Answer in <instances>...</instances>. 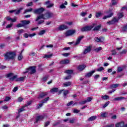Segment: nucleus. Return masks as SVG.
<instances>
[{"label": "nucleus", "mask_w": 127, "mask_h": 127, "mask_svg": "<svg viewBox=\"0 0 127 127\" xmlns=\"http://www.w3.org/2000/svg\"><path fill=\"white\" fill-rule=\"evenodd\" d=\"M84 38V36H80L76 40V42L74 44V45H78L80 44V42H81V40H82Z\"/></svg>", "instance_id": "9d476101"}, {"label": "nucleus", "mask_w": 127, "mask_h": 127, "mask_svg": "<svg viewBox=\"0 0 127 127\" xmlns=\"http://www.w3.org/2000/svg\"><path fill=\"white\" fill-rule=\"evenodd\" d=\"M21 22L22 23L23 26L30 23V21L29 20H22L21 21Z\"/></svg>", "instance_id": "412c9836"}, {"label": "nucleus", "mask_w": 127, "mask_h": 127, "mask_svg": "<svg viewBox=\"0 0 127 127\" xmlns=\"http://www.w3.org/2000/svg\"><path fill=\"white\" fill-rule=\"evenodd\" d=\"M86 67V65H80L77 67V69L79 70V71H83V70H84Z\"/></svg>", "instance_id": "aec40b11"}, {"label": "nucleus", "mask_w": 127, "mask_h": 127, "mask_svg": "<svg viewBox=\"0 0 127 127\" xmlns=\"http://www.w3.org/2000/svg\"><path fill=\"white\" fill-rule=\"evenodd\" d=\"M24 30L23 29H21V30H18L17 31V34H18V35H20L21 34H22V33H23Z\"/></svg>", "instance_id": "f704fd0d"}, {"label": "nucleus", "mask_w": 127, "mask_h": 127, "mask_svg": "<svg viewBox=\"0 0 127 127\" xmlns=\"http://www.w3.org/2000/svg\"><path fill=\"white\" fill-rule=\"evenodd\" d=\"M69 63H70L69 60H63L60 62V64H69Z\"/></svg>", "instance_id": "f3484780"}, {"label": "nucleus", "mask_w": 127, "mask_h": 127, "mask_svg": "<svg viewBox=\"0 0 127 127\" xmlns=\"http://www.w3.org/2000/svg\"><path fill=\"white\" fill-rule=\"evenodd\" d=\"M104 70V67H103L102 66L99 67V68H98L97 69V71H98V72H101V71H103Z\"/></svg>", "instance_id": "6e6d98bb"}, {"label": "nucleus", "mask_w": 127, "mask_h": 127, "mask_svg": "<svg viewBox=\"0 0 127 127\" xmlns=\"http://www.w3.org/2000/svg\"><path fill=\"white\" fill-rule=\"evenodd\" d=\"M28 71H29V73L31 74H34L36 70H35V66H30L28 69Z\"/></svg>", "instance_id": "1a4fd4ad"}, {"label": "nucleus", "mask_w": 127, "mask_h": 127, "mask_svg": "<svg viewBox=\"0 0 127 127\" xmlns=\"http://www.w3.org/2000/svg\"><path fill=\"white\" fill-rule=\"evenodd\" d=\"M68 94H69V90H66L64 89L63 94H64V98H66V96H67V95H68Z\"/></svg>", "instance_id": "473e14b6"}, {"label": "nucleus", "mask_w": 127, "mask_h": 127, "mask_svg": "<svg viewBox=\"0 0 127 127\" xmlns=\"http://www.w3.org/2000/svg\"><path fill=\"white\" fill-rule=\"evenodd\" d=\"M29 56H35V53L32 52L29 54Z\"/></svg>", "instance_id": "e2e57ef3"}, {"label": "nucleus", "mask_w": 127, "mask_h": 127, "mask_svg": "<svg viewBox=\"0 0 127 127\" xmlns=\"http://www.w3.org/2000/svg\"><path fill=\"white\" fill-rule=\"evenodd\" d=\"M118 19H120V18H122V17H124V14L123 13H119L118 14Z\"/></svg>", "instance_id": "ea45409f"}, {"label": "nucleus", "mask_w": 127, "mask_h": 127, "mask_svg": "<svg viewBox=\"0 0 127 127\" xmlns=\"http://www.w3.org/2000/svg\"><path fill=\"white\" fill-rule=\"evenodd\" d=\"M22 58H23V57L22 56V55H21V53L18 57V59L19 61H20V60H21V59H22Z\"/></svg>", "instance_id": "09e8293b"}, {"label": "nucleus", "mask_w": 127, "mask_h": 127, "mask_svg": "<svg viewBox=\"0 0 127 127\" xmlns=\"http://www.w3.org/2000/svg\"><path fill=\"white\" fill-rule=\"evenodd\" d=\"M86 15H87V12H83L81 13V14H80V15L81 16H85Z\"/></svg>", "instance_id": "69168bd1"}, {"label": "nucleus", "mask_w": 127, "mask_h": 127, "mask_svg": "<svg viewBox=\"0 0 127 127\" xmlns=\"http://www.w3.org/2000/svg\"><path fill=\"white\" fill-rule=\"evenodd\" d=\"M5 19H6V20H7L8 21H11V22H15V21H16V17H15L13 19H12L9 16L5 17Z\"/></svg>", "instance_id": "6e6552de"}, {"label": "nucleus", "mask_w": 127, "mask_h": 127, "mask_svg": "<svg viewBox=\"0 0 127 127\" xmlns=\"http://www.w3.org/2000/svg\"><path fill=\"white\" fill-rule=\"evenodd\" d=\"M49 125H50V122H46L45 123V125H44V127H48V126H49Z\"/></svg>", "instance_id": "bf43d9fd"}, {"label": "nucleus", "mask_w": 127, "mask_h": 127, "mask_svg": "<svg viewBox=\"0 0 127 127\" xmlns=\"http://www.w3.org/2000/svg\"><path fill=\"white\" fill-rule=\"evenodd\" d=\"M108 115H109V113L108 112H102L101 113V117L102 118H107L108 117Z\"/></svg>", "instance_id": "4be33fe9"}, {"label": "nucleus", "mask_w": 127, "mask_h": 127, "mask_svg": "<svg viewBox=\"0 0 127 127\" xmlns=\"http://www.w3.org/2000/svg\"><path fill=\"white\" fill-rule=\"evenodd\" d=\"M31 103H32V101H28L27 104L25 105V107H28V106H30V105H31Z\"/></svg>", "instance_id": "864d4df0"}, {"label": "nucleus", "mask_w": 127, "mask_h": 127, "mask_svg": "<svg viewBox=\"0 0 127 127\" xmlns=\"http://www.w3.org/2000/svg\"><path fill=\"white\" fill-rule=\"evenodd\" d=\"M111 52L112 53V55H117V52L116 51V50H113L111 51Z\"/></svg>", "instance_id": "13d9d810"}, {"label": "nucleus", "mask_w": 127, "mask_h": 127, "mask_svg": "<svg viewBox=\"0 0 127 127\" xmlns=\"http://www.w3.org/2000/svg\"><path fill=\"white\" fill-rule=\"evenodd\" d=\"M87 103L86 100H84L79 102V105H85Z\"/></svg>", "instance_id": "5fc2aeb1"}, {"label": "nucleus", "mask_w": 127, "mask_h": 127, "mask_svg": "<svg viewBox=\"0 0 127 127\" xmlns=\"http://www.w3.org/2000/svg\"><path fill=\"white\" fill-rule=\"evenodd\" d=\"M71 78H72V76L71 75V74H69V75L64 78V80H70Z\"/></svg>", "instance_id": "a18cd8bd"}, {"label": "nucleus", "mask_w": 127, "mask_h": 127, "mask_svg": "<svg viewBox=\"0 0 127 127\" xmlns=\"http://www.w3.org/2000/svg\"><path fill=\"white\" fill-rule=\"evenodd\" d=\"M124 125H125V122H124V121H122L117 123L115 125V127H124Z\"/></svg>", "instance_id": "ddd939ff"}, {"label": "nucleus", "mask_w": 127, "mask_h": 127, "mask_svg": "<svg viewBox=\"0 0 127 127\" xmlns=\"http://www.w3.org/2000/svg\"><path fill=\"white\" fill-rule=\"evenodd\" d=\"M24 26H23V24H22H22L21 23H19V24H18L17 25H16V27H23Z\"/></svg>", "instance_id": "0e129e2a"}, {"label": "nucleus", "mask_w": 127, "mask_h": 127, "mask_svg": "<svg viewBox=\"0 0 127 127\" xmlns=\"http://www.w3.org/2000/svg\"><path fill=\"white\" fill-rule=\"evenodd\" d=\"M24 108H25V106H23L21 108L19 109L18 111V114H20V113H21L22 112H24V111H25Z\"/></svg>", "instance_id": "72a5a7b5"}, {"label": "nucleus", "mask_w": 127, "mask_h": 127, "mask_svg": "<svg viewBox=\"0 0 127 127\" xmlns=\"http://www.w3.org/2000/svg\"><path fill=\"white\" fill-rule=\"evenodd\" d=\"M123 31H127V24L123 27Z\"/></svg>", "instance_id": "052dcab7"}, {"label": "nucleus", "mask_w": 127, "mask_h": 127, "mask_svg": "<svg viewBox=\"0 0 127 127\" xmlns=\"http://www.w3.org/2000/svg\"><path fill=\"white\" fill-rule=\"evenodd\" d=\"M110 104V101L107 102L103 106V108L105 109V108H106V107H108L109 105Z\"/></svg>", "instance_id": "37998d69"}, {"label": "nucleus", "mask_w": 127, "mask_h": 127, "mask_svg": "<svg viewBox=\"0 0 127 127\" xmlns=\"http://www.w3.org/2000/svg\"><path fill=\"white\" fill-rule=\"evenodd\" d=\"M123 100H125V97H116L114 99L113 101H122Z\"/></svg>", "instance_id": "5701e85b"}, {"label": "nucleus", "mask_w": 127, "mask_h": 127, "mask_svg": "<svg viewBox=\"0 0 127 127\" xmlns=\"http://www.w3.org/2000/svg\"><path fill=\"white\" fill-rule=\"evenodd\" d=\"M47 95H48V93L47 92H42L39 94V97L38 98V99H42L44 98V97H46Z\"/></svg>", "instance_id": "9b49d317"}, {"label": "nucleus", "mask_w": 127, "mask_h": 127, "mask_svg": "<svg viewBox=\"0 0 127 127\" xmlns=\"http://www.w3.org/2000/svg\"><path fill=\"white\" fill-rule=\"evenodd\" d=\"M4 57L5 60H10L14 59V58L15 57V53L12 52H7L5 54Z\"/></svg>", "instance_id": "f03ea898"}, {"label": "nucleus", "mask_w": 127, "mask_h": 127, "mask_svg": "<svg viewBox=\"0 0 127 127\" xmlns=\"http://www.w3.org/2000/svg\"><path fill=\"white\" fill-rule=\"evenodd\" d=\"M124 70V68L122 67H119L117 69V72H122Z\"/></svg>", "instance_id": "de8ad7c7"}, {"label": "nucleus", "mask_w": 127, "mask_h": 127, "mask_svg": "<svg viewBox=\"0 0 127 127\" xmlns=\"http://www.w3.org/2000/svg\"><path fill=\"white\" fill-rule=\"evenodd\" d=\"M95 72H96L95 70H92V71L86 73L85 74V77H86V78H90V77H91L92 76V75H93L94 74V73H95Z\"/></svg>", "instance_id": "4468645a"}, {"label": "nucleus", "mask_w": 127, "mask_h": 127, "mask_svg": "<svg viewBox=\"0 0 127 127\" xmlns=\"http://www.w3.org/2000/svg\"><path fill=\"white\" fill-rule=\"evenodd\" d=\"M6 78H9L10 81H13V80H15L17 78V75L13 76V73H10L6 74Z\"/></svg>", "instance_id": "20e7f679"}, {"label": "nucleus", "mask_w": 127, "mask_h": 127, "mask_svg": "<svg viewBox=\"0 0 127 127\" xmlns=\"http://www.w3.org/2000/svg\"><path fill=\"white\" fill-rule=\"evenodd\" d=\"M23 80H24V77H19L18 78H16L15 79L16 82H21L22 81H23Z\"/></svg>", "instance_id": "b1692460"}, {"label": "nucleus", "mask_w": 127, "mask_h": 127, "mask_svg": "<svg viewBox=\"0 0 127 127\" xmlns=\"http://www.w3.org/2000/svg\"><path fill=\"white\" fill-rule=\"evenodd\" d=\"M52 16H53V13L50 12H48L45 14H42L38 16L35 19V21H38L39 19H46V18H50V17H52Z\"/></svg>", "instance_id": "f257e3e1"}, {"label": "nucleus", "mask_w": 127, "mask_h": 127, "mask_svg": "<svg viewBox=\"0 0 127 127\" xmlns=\"http://www.w3.org/2000/svg\"><path fill=\"white\" fill-rule=\"evenodd\" d=\"M52 57V55H45L43 57V58H46L47 59H48L49 58H51Z\"/></svg>", "instance_id": "e433bc0d"}, {"label": "nucleus", "mask_w": 127, "mask_h": 127, "mask_svg": "<svg viewBox=\"0 0 127 127\" xmlns=\"http://www.w3.org/2000/svg\"><path fill=\"white\" fill-rule=\"evenodd\" d=\"M97 24H96V25L95 26H94V28L93 29V30L94 31H97L98 30H99L100 29V28H101V25H98V26H97Z\"/></svg>", "instance_id": "c85d7f7f"}, {"label": "nucleus", "mask_w": 127, "mask_h": 127, "mask_svg": "<svg viewBox=\"0 0 127 127\" xmlns=\"http://www.w3.org/2000/svg\"><path fill=\"white\" fill-rule=\"evenodd\" d=\"M74 102L73 101H71L70 102H69V103H68L67 104V107H70V106H71V105H73Z\"/></svg>", "instance_id": "4d7b16f0"}, {"label": "nucleus", "mask_w": 127, "mask_h": 127, "mask_svg": "<svg viewBox=\"0 0 127 127\" xmlns=\"http://www.w3.org/2000/svg\"><path fill=\"white\" fill-rule=\"evenodd\" d=\"M58 92V88H54L50 90L51 93H56Z\"/></svg>", "instance_id": "bb28decb"}, {"label": "nucleus", "mask_w": 127, "mask_h": 127, "mask_svg": "<svg viewBox=\"0 0 127 127\" xmlns=\"http://www.w3.org/2000/svg\"><path fill=\"white\" fill-rule=\"evenodd\" d=\"M65 73L68 75H71L73 73V70H67L65 71Z\"/></svg>", "instance_id": "c9c22d12"}, {"label": "nucleus", "mask_w": 127, "mask_h": 127, "mask_svg": "<svg viewBox=\"0 0 127 127\" xmlns=\"http://www.w3.org/2000/svg\"><path fill=\"white\" fill-rule=\"evenodd\" d=\"M23 9V8H20L18 10L15 12V14H19V13H20V11L22 10Z\"/></svg>", "instance_id": "58836bf2"}, {"label": "nucleus", "mask_w": 127, "mask_h": 127, "mask_svg": "<svg viewBox=\"0 0 127 127\" xmlns=\"http://www.w3.org/2000/svg\"><path fill=\"white\" fill-rule=\"evenodd\" d=\"M45 32H46L45 30H43L40 31L39 32L38 34H39V35H43V34H44L45 33Z\"/></svg>", "instance_id": "4c0bfd02"}, {"label": "nucleus", "mask_w": 127, "mask_h": 127, "mask_svg": "<svg viewBox=\"0 0 127 127\" xmlns=\"http://www.w3.org/2000/svg\"><path fill=\"white\" fill-rule=\"evenodd\" d=\"M12 26V23H10L6 26V28H10Z\"/></svg>", "instance_id": "774afa93"}, {"label": "nucleus", "mask_w": 127, "mask_h": 127, "mask_svg": "<svg viewBox=\"0 0 127 127\" xmlns=\"http://www.w3.org/2000/svg\"><path fill=\"white\" fill-rule=\"evenodd\" d=\"M60 7L61 8H66V6H65V5H64V4H62L60 6Z\"/></svg>", "instance_id": "338daca9"}, {"label": "nucleus", "mask_w": 127, "mask_h": 127, "mask_svg": "<svg viewBox=\"0 0 127 127\" xmlns=\"http://www.w3.org/2000/svg\"><path fill=\"white\" fill-rule=\"evenodd\" d=\"M96 119H97L96 116H92L88 119V121H89V122H93V121H95V120Z\"/></svg>", "instance_id": "2f4dec72"}, {"label": "nucleus", "mask_w": 127, "mask_h": 127, "mask_svg": "<svg viewBox=\"0 0 127 127\" xmlns=\"http://www.w3.org/2000/svg\"><path fill=\"white\" fill-rule=\"evenodd\" d=\"M72 84V82L70 81L65 82L64 83V86L65 87H69V86H71V84Z\"/></svg>", "instance_id": "393cba45"}, {"label": "nucleus", "mask_w": 127, "mask_h": 127, "mask_svg": "<svg viewBox=\"0 0 127 127\" xmlns=\"http://www.w3.org/2000/svg\"><path fill=\"white\" fill-rule=\"evenodd\" d=\"M30 11H32V8L25 10L24 13H26V12H30Z\"/></svg>", "instance_id": "79ce46f5"}, {"label": "nucleus", "mask_w": 127, "mask_h": 127, "mask_svg": "<svg viewBox=\"0 0 127 127\" xmlns=\"http://www.w3.org/2000/svg\"><path fill=\"white\" fill-rule=\"evenodd\" d=\"M102 14L101 12L97 13L96 14V16L97 18H99V17H101V16H102Z\"/></svg>", "instance_id": "a19ab883"}, {"label": "nucleus", "mask_w": 127, "mask_h": 127, "mask_svg": "<svg viewBox=\"0 0 127 127\" xmlns=\"http://www.w3.org/2000/svg\"><path fill=\"white\" fill-rule=\"evenodd\" d=\"M73 113L74 114H78V113H80V111L77 109H75L73 110Z\"/></svg>", "instance_id": "49530a36"}, {"label": "nucleus", "mask_w": 127, "mask_h": 127, "mask_svg": "<svg viewBox=\"0 0 127 127\" xmlns=\"http://www.w3.org/2000/svg\"><path fill=\"white\" fill-rule=\"evenodd\" d=\"M17 101H18V102L20 103L23 101V98H22V97H19L17 99Z\"/></svg>", "instance_id": "680f3d73"}, {"label": "nucleus", "mask_w": 127, "mask_h": 127, "mask_svg": "<svg viewBox=\"0 0 127 127\" xmlns=\"http://www.w3.org/2000/svg\"><path fill=\"white\" fill-rule=\"evenodd\" d=\"M119 21V18L114 17L112 20L107 22L108 24H114L116 22H118Z\"/></svg>", "instance_id": "0eeeda50"}, {"label": "nucleus", "mask_w": 127, "mask_h": 127, "mask_svg": "<svg viewBox=\"0 0 127 127\" xmlns=\"http://www.w3.org/2000/svg\"><path fill=\"white\" fill-rule=\"evenodd\" d=\"M120 86V84H112L110 87L111 89H114L115 88H118Z\"/></svg>", "instance_id": "a878e982"}, {"label": "nucleus", "mask_w": 127, "mask_h": 127, "mask_svg": "<svg viewBox=\"0 0 127 127\" xmlns=\"http://www.w3.org/2000/svg\"><path fill=\"white\" fill-rule=\"evenodd\" d=\"M75 32H76V30H69L65 33V36L67 37L73 35V34H74Z\"/></svg>", "instance_id": "423d86ee"}, {"label": "nucleus", "mask_w": 127, "mask_h": 127, "mask_svg": "<svg viewBox=\"0 0 127 127\" xmlns=\"http://www.w3.org/2000/svg\"><path fill=\"white\" fill-rule=\"evenodd\" d=\"M44 11V8L43 7H41L36 9H35L33 11V13L35 14H40V13H42Z\"/></svg>", "instance_id": "39448f33"}, {"label": "nucleus", "mask_w": 127, "mask_h": 127, "mask_svg": "<svg viewBox=\"0 0 127 127\" xmlns=\"http://www.w3.org/2000/svg\"><path fill=\"white\" fill-rule=\"evenodd\" d=\"M105 39V38L101 37L100 38L96 37L95 38V41L97 42H103L104 41V40Z\"/></svg>", "instance_id": "6ab92c4d"}, {"label": "nucleus", "mask_w": 127, "mask_h": 127, "mask_svg": "<svg viewBox=\"0 0 127 127\" xmlns=\"http://www.w3.org/2000/svg\"><path fill=\"white\" fill-rule=\"evenodd\" d=\"M48 101H49V97H48L45 98L44 100H43L41 101V103H42L43 104H45V103H47V102H48Z\"/></svg>", "instance_id": "7c9ffc66"}, {"label": "nucleus", "mask_w": 127, "mask_h": 127, "mask_svg": "<svg viewBox=\"0 0 127 127\" xmlns=\"http://www.w3.org/2000/svg\"><path fill=\"white\" fill-rule=\"evenodd\" d=\"M102 47H100L98 48H97L95 49V50L96 51V52H99V51H101L102 50Z\"/></svg>", "instance_id": "8fccbe9b"}, {"label": "nucleus", "mask_w": 127, "mask_h": 127, "mask_svg": "<svg viewBox=\"0 0 127 127\" xmlns=\"http://www.w3.org/2000/svg\"><path fill=\"white\" fill-rule=\"evenodd\" d=\"M114 13L111 12L110 13V15L105 16L103 18V19H107V18H109L110 17H112V16L113 15Z\"/></svg>", "instance_id": "cd10ccee"}, {"label": "nucleus", "mask_w": 127, "mask_h": 127, "mask_svg": "<svg viewBox=\"0 0 127 127\" xmlns=\"http://www.w3.org/2000/svg\"><path fill=\"white\" fill-rule=\"evenodd\" d=\"M62 55L63 56H64V57H68V56H69V55H70V53H65L63 54Z\"/></svg>", "instance_id": "603ef678"}, {"label": "nucleus", "mask_w": 127, "mask_h": 127, "mask_svg": "<svg viewBox=\"0 0 127 127\" xmlns=\"http://www.w3.org/2000/svg\"><path fill=\"white\" fill-rule=\"evenodd\" d=\"M43 119H44V117H43V116L42 115L37 116L36 118L35 123H38L39 121H42Z\"/></svg>", "instance_id": "2eb2a0df"}, {"label": "nucleus", "mask_w": 127, "mask_h": 127, "mask_svg": "<svg viewBox=\"0 0 127 127\" xmlns=\"http://www.w3.org/2000/svg\"><path fill=\"white\" fill-rule=\"evenodd\" d=\"M91 50H92L91 47H87L83 51V54H87V53H89V52H90Z\"/></svg>", "instance_id": "dca6fc26"}, {"label": "nucleus", "mask_w": 127, "mask_h": 127, "mask_svg": "<svg viewBox=\"0 0 127 127\" xmlns=\"http://www.w3.org/2000/svg\"><path fill=\"white\" fill-rule=\"evenodd\" d=\"M93 100V97H89L87 98V100H86V102L88 103V102H91Z\"/></svg>", "instance_id": "c03bdc74"}, {"label": "nucleus", "mask_w": 127, "mask_h": 127, "mask_svg": "<svg viewBox=\"0 0 127 127\" xmlns=\"http://www.w3.org/2000/svg\"><path fill=\"white\" fill-rule=\"evenodd\" d=\"M10 100V97L6 96L4 100V102H8Z\"/></svg>", "instance_id": "3c124183"}, {"label": "nucleus", "mask_w": 127, "mask_h": 127, "mask_svg": "<svg viewBox=\"0 0 127 127\" xmlns=\"http://www.w3.org/2000/svg\"><path fill=\"white\" fill-rule=\"evenodd\" d=\"M109 98H110V97L107 95H102L101 96V98L102 99V100H108V99H109Z\"/></svg>", "instance_id": "c756f323"}, {"label": "nucleus", "mask_w": 127, "mask_h": 127, "mask_svg": "<svg viewBox=\"0 0 127 127\" xmlns=\"http://www.w3.org/2000/svg\"><path fill=\"white\" fill-rule=\"evenodd\" d=\"M45 4L47 5V7L48 8H50V7H52L53 5H54V4L53 3H50V1H47L45 3Z\"/></svg>", "instance_id": "a211bd4d"}, {"label": "nucleus", "mask_w": 127, "mask_h": 127, "mask_svg": "<svg viewBox=\"0 0 127 127\" xmlns=\"http://www.w3.org/2000/svg\"><path fill=\"white\" fill-rule=\"evenodd\" d=\"M68 27L65 25H61L58 27L59 30L62 31L64 30L65 29H67Z\"/></svg>", "instance_id": "f8f14e48"}, {"label": "nucleus", "mask_w": 127, "mask_h": 127, "mask_svg": "<svg viewBox=\"0 0 127 127\" xmlns=\"http://www.w3.org/2000/svg\"><path fill=\"white\" fill-rule=\"evenodd\" d=\"M95 26H96V24L94 23L90 26L84 27L81 29V31H82V32H84L85 31H89V30H91L92 28H94Z\"/></svg>", "instance_id": "7ed1b4c3"}]
</instances>
